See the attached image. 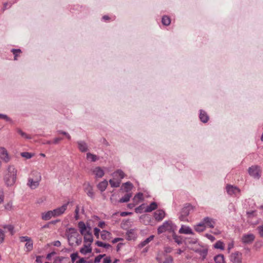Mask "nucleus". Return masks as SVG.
<instances>
[{"mask_svg": "<svg viewBox=\"0 0 263 263\" xmlns=\"http://www.w3.org/2000/svg\"><path fill=\"white\" fill-rule=\"evenodd\" d=\"M173 238L178 245L182 243V237L181 236L177 235L175 233L173 234Z\"/></svg>", "mask_w": 263, "mask_h": 263, "instance_id": "35", "label": "nucleus"}, {"mask_svg": "<svg viewBox=\"0 0 263 263\" xmlns=\"http://www.w3.org/2000/svg\"><path fill=\"white\" fill-rule=\"evenodd\" d=\"M108 185V181L106 180L100 182L98 185V188L101 192L104 191Z\"/></svg>", "mask_w": 263, "mask_h": 263, "instance_id": "28", "label": "nucleus"}, {"mask_svg": "<svg viewBox=\"0 0 263 263\" xmlns=\"http://www.w3.org/2000/svg\"><path fill=\"white\" fill-rule=\"evenodd\" d=\"M144 209V204H142L135 209V212L137 213H141L143 212Z\"/></svg>", "mask_w": 263, "mask_h": 263, "instance_id": "47", "label": "nucleus"}, {"mask_svg": "<svg viewBox=\"0 0 263 263\" xmlns=\"http://www.w3.org/2000/svg\"><path fill=\"white\" fill-rule=\"evenodd\" d=\"M158 263H173V258L171 256L167 255L163 252H159L156 256Z\"/></svg>", "mask_w": 263, "mask_h": 263, "instance_id": "6", "label": "nucleus"}, {"mask_svg": "<svg viewBox=\"0 0 263 263\" xmlns=\"http://www.w3.org/2000/svg\"><path fill=\"white\" fill-rule=\"evenodd\" d=\"M214 260L216 263H224L223 255L219 254L214 257Z\"/></svg>", "mask_w": 263, "mask_h": 263, "instance_id": "36", "label": "nucleus"}, {"mask_svg": "<svg viewBox=\"0 0 263 263\" xmlns=\"http://www.w3.org/2000/svg\"><path fill=\"white\" fill-rule=\"evenodd\" d=\"M112 177L114 179L120 180V181L125 177L124 173L121 170H118L112 173Z\"/></svg>", "mask_w": 263, "mask_h": 263, "instance_id": "19", "label": "nucleus"}, {"mask_svg": "<svg viewBox=\"0 0 263 263\" xmlns=\"http://www.w3.org/2000/svg\"><path fill=\"white\" fill-rule=\"evenodd\" d=\"M11 52L13 53V54H14V60H17V56L18 55V54L20 53H21V50L20 49H12L11 50Z\"/></svg>", "mask_w": 263, "mask_h": 263, "instance_id": "42", "label": "nucleus"}, {"mask_svg": "<svg viewBox=\"0 0 263 263\" xmlns=\"http://www.w3.org/2000/svg\"><path fill=\"white\" fill-rule=\"evenodd\" d=\"M176 229L177 226L172 221L167 220L164 221L161 226H159L157 230L158 233L161 234L166 231L174 232Z\"/></svg>", "mask_w": 263, "mask_h": 263, "instance_id": "3", "label": "nucleus"}, {"mask_svg": "<svg viewBox=\"0 0 263 263\" xmlns=\"http://www.w3.org/2000/svg\"><path fill=\"white\" fill-rule=\"evenodd\" d=\"M127 239L128 240L134 239L136 238V234L134 229H130L126 232Z\"/></svg>", "mask_w": 263, "mask_h": 263, "instance_id": "27", "label": "nucleus"}, {"mask_svg": "<svg viewBox=\"0 0 263 263\" xmlns=\"http://www.w3.org/2000/svg\"><path fill=\"white\" fill-rule=\"evenodd\" d=\"M154 237V235H151L149 237L147 238L146 239H145L144 241H142L139 244V247L142 248L146 246L147 244H148L149 242H151L152 240H153Z\"/></svg>", "mask_w": 263, "mask_h": 263, "instance_id": "32", "label": "nucleus"}, {"mask_svg": "<svg viewBox=\"0 0 263 263\" xmlns=\"http://www.w3.org/2000/svg\"><path fill=\"white\" fill-rule=\"evenodd\" d=\"M111 259L109 257H106L103 259V263H110Z\"/></svg>", "mask_w": 263, "mask_h": 263, "instance_id": "64", "label": "nucleus"}, {"mask_svg": "<svg viewBox=\"0 0 263 263\" xmlns=\"http://www.w3.org/2000/svg\"><path fill=\"white\" fill-rule=\"evenodd\" d=\"M70 257H71L72 263H74V261H76V260L77 258H79L78 253L77 252H76L75 253H72L70 255Z\"/></svg>", "mask_w": 263, "mask_h": 263, "instance_id": "46", "label": "nucleus"}, {"mask_svg": "<svg viewBox=\"0 0 263 263\" xmlns=\"http://www.w3.org/2000/svg\"><path fill=\"white\" fill-rule=\"evenodd\" d=\"M158 207V204L155 202H152L149 205L147 206L144 210V212L148 213L156 210Z\"/></svg>", "mask_w": 263, "mask_h": 263, "instance_id": "26", "label": "nucleus"}, {"mask_svg": "<svg viewBox=\"0 0 263 263\" xmlns=\"http://www.w3.org/2000/svg\"><path fill=\"white\" fill-rule=\"evenodd\" d=\"M199 118L200 121L203 123H206L209 119L207 113L202 109L200 110Z\"/></svg>", "mask_w": 263, "mask_h": 263, "instance_id": "24", "label": "nucleus"}, {"mask_svg": "<svg viewBox=\"0 0 263 263\" xmlns=\"http://www.w3.org/2000/svg\"><path fill=\"white\" fill-rule=\"evenodd\" d=\"M30 238L28 236H21L20 237V241L22 242L28 241Z\"/></svg>", "mask_w": 263, "mask_h": 263, "instance_id": "56", "label": "nucleus"}, {"mask_svg": "<svg viewBox=\"0 0 263 263\" xmlns=\"http://www.w3.org/2000/svg\"><path fill=\"white\" fill-rule=\"evenodd\" d=\"M78 148L82 152H85L88 150V146L87 144L83 141H79L77 142Z\"/></svg>", "mask_w": 263, "mask_h": 263, "instance_id": "25", "label": "nucleus"}, {"mask_svg": "<svg viewBox=\"0 0 263 263\" xmlns=\"http://www.w3.org/2000/svg\"><path fill=\"white\" fill-rule=\"evenodd\" d=\"M165 212L162 210H158L154 213V218L158 221L162 220L165 217Z\"/></svg>", "mask_w": 263, "mask_h": 263, "instance_id": "18", "label": "nucleus"}, {"mask_svg": "<svg viewBox=\"0 0 263 263\" xmlns=\"http://www.w3.org/2000/svg\"><path fill=\"white\" fill-rule=\"evenodd\" d=\"M230 259L233 263H241L242 253L238 251L233 253L230 255Z\"/></svg>", "mask_w": 263, "mask_h": 263, "instance_id": "9", "label": "nucleus"}, {"mask_svg": "<svg viewBox=\"0 0 263 263\" xmlns=\"http://www.w3.org/2000/svg\"><path fill=\"white\" fill-rule=\"evenodd\" d=\"M86 158L88 160H90L91 162H96L99 159L96 155L90 153H87Z\"/></svg>", "mask_w": 263, "mask_h": 263, "instance_id": "34", "label": "nucleus"}, {"mask_svg": "<svg viewBox=\"0 0 263 263\" xmlns=\"http://www.w3.org/2000/svg\"><path fill=\"white\" fill-rule=\"evenodd\" d=\"M257 229L260 236L263 237V225L258 227Z\"/></svg>", "mask_w": 263, "mask_h": 263, "instance_id": "58", "label": "nucleus"}, {"mask_svg": "<svg viewBox=\"0 0 263 263\" xmlns=\"http://www.w3.org/2000/svg\"><path fill=\"white\" fill-rule=\"evenodd\" d=\"M105 256V254H101V255H99L98 256H97L95 258V260H94V262L95 263H98L99 262L101 259L104 257Z\"/></svg>", "mask_w": 263, "mask_h": 263, "instance_id": "54", "label": "nucleus"}, {"mask_svg": "<svg viewBox=\"0 0 263 263\" xmlns=\"http://www.w3.org/2000/svg\"><path fill=\"white\" fill-rule=\"evenodd\" d=\"M21 156L26 159H30L32 157V155L28 152H23L21 153Z\"/></svg>", "mask_w": 263, "mask_h": 263, "instance_id": "50", "label": "nucleus"}, {"mask_svg": "<svg viewBox=\"0 0 263 263\" xmlns=\"http://www.w3.org/2000/svg\"><path fill=\"white\" fill-rule=\"evenodd\" d=\"M5 209L7 211H10L12 209V202L11 201L9 202L5 205Z\"/></svg>", "mask_w": 263, "mask_h": 263, "instance_id": "55", "label": "nucleus"}, {"mask_svg": "<svg viewBox=\"0 0 263 263\" xmlns=\"http://www.w3.org/2000/svg\"><path fill=\"white\" fill-rule=\"evenodd\" d=\"M92 249L90 244H85L82 248L80 249V252L83 255L91 253Z\"/></svg>", "mask_w": 263, "mask_h": 263, "instance_id": "23", "label": "nucleus"}, {"mask_svg": "<svg viewBox=\"0 0 263 263\" xmlns=\"http://www.w3.org/2000/svg\"><path fill=\"white\" fill-rule=\"evenodd\" d=\"M17 170L13 165H9L4 177V180L7 186L14 184L16 180Z\"/></svg>", "mask_w": 263, "mask_h": 263, "instance_id": "1", "label": "nucleus"}, {"mask_svg": "<svg viewBox=\"0 0 263 263\" xmlns=\"http://www.w3.org/2000/svg\"><path fill=\"white\" fill-rule=\"evenodd\" d=\"M25 248L27 249V251H30L33 249V242L31 239L30 238L28 241H27L25 244Z\"/></svg>", "mask_w": 263, "mask_h": 263, "instance_id": "40", "label": "nucleus"}, {"mask_svg": "<svg viewBox=\"0 0 263 263\" xmlns=\"http://www.w3.org/2000/svg\"><path fill=\"white\" fill-rule=\"evenodd\" d=\"M122 240H123V239L122 238L118 237V238H115V239H114L112 240V242L113 243H117L118 241H122Z\"/></svg>", "mask_w": 263, "mask_h": 263, "instance_id": "63", "label": "nucleus"}, {"mask_svg": "<svg viewBox=\"0 0 263 263\" xmlns=\"http://www.w3.org/2000/svg\"><path fill=\"white\" fill-rule=\"evenodd\" d=\"M57 133L59 134H62L63 135V136H65L66 138L69 140L71 139V136H70V135L66 132L60 130H58Z\"/></svg>", "mask_w": 263, "mask_h": 263, "instance_id": "51", "label": "nucleus"}, {"mask_svg": "<svg viewBox=\"0 0 263 263\" xmlns=\"http://www.w3.org/2000/svg\"><path fill=\"white\" fill-rule=\"evenodd\" d=\"M69 202L64 203L61 206L53 210V213L55 217H58L64 213L67 208Z\"/></svg>", "mask_w": 263, "mask_h": 263, "instance_id": "11", "label": "nucleus"}, {"mask_svg": "<svg viewBox=\"0 0 263 263\" xmlns=\"http://www.w3.org/2000/svg\"><path fill=\"white\" fill-rule=\"evenodd\" d=\"M214 248H216V249H220L221 250H223L224 249V244L223 243V242L221 241H217L215 245H214Z\"/></svg>", "mask_w": 263, "mask_h": 263, "instance_id": "41", "label": "nucleus"}, {"mask_svg": "<svg viewBox=\"0 0 263 263\" xmlns=\"http://www.w3.org/2000/svg\"><path fill=\"white\" fill-rule=\"evenodd\" d=\"M249 174L254 178L258 179L260 176L259 167L257 166H252L248 170Z\"/></svg>", "mask_w": 263, "mask_h": 263, "instance_id": "8", "label": "nucleus"}, {"mask_svg": "<svg viewBox=\"0 0 263 263\" xmlns=\"http://www.w3.org/2000/svg\"><path fill=\"white\" fill-rule=\"evenodd\" d=\"M68 230L69 233L68 234L67 239L69 245L70 246H74V243L77 246L80 245L82 243V239L78 232L77 229L70 228Z\"/></svg>", "mask_w": 263, "mask_h": 263, "instance_id": "2", "label": "nucleus"}, {"mask_svg": "<svg viewBox=\"0 0 263 263\" xmlns=\"http://www.w3.org/2000/svg\"><path fill=\"white\" fill-rule=\"evenodd\" d=\"M227 193L231 196H237L240 193V190L235 186L227 185L226 186Z\"/></svg>", "mask_w": 263, "mask_h": 263, "instance_id": "10", "label": "nucleus"}, {"mask_svg": "<svg viewBox=\"0 0 263 263\" xmlns=\"http://www.w3.org/2000/svg\"><path fill=\"white\" fill-rule=\"evenodd\" d=\"M123 186L124 187V190L126 192H128L131 191L133 187V184L129 182H127L124 183Z\"/></svg>", "mask_w": 263, "mask_h": 263, "instance_id": "38", "label": "nucleus"}, {"mask_svg": "<svg viewBox=\"0 0 263 263\" xmlns=\"http://www.w3.org/2000/svg\"><path fill=\"white\" fill-rule=\"evenodd\" d=\"M0 157L5 162H8L10 160L7 151L4 147H0Z\"/></svg>", "mask_w": 263, "mask_h": 263, "instance_id": "13", "label": "nucleus"}, {"mask_svg": "<svg viewBox=\"0 0 263 263\" xmlns=\"http://www.w3.org/2000/svg\"><path fill=\"white\" fill-rule=\"evenodd\" d=\"M109 184L112 187H117L120 186L121 183L120 180L118 179H114L113 178L112 179H110L109 180Z\"/></svg>", "mask_w": 263, "mask_h": 263, "instance_id": "31", "label": "nucleus"}, {"mask_svg": "<svg viewBox=\"0 0 263 263\" xmlns=\"http://www.w3.org/2000/svg\"><path fill=\"white\" fill-rule=\"evenodd\" d=\"M83 235H84V240L85 243L86 244V243L88 242V244H90L91 245V243L93 240V236L91 232L88 230V231L86 232V233Z\"/></svg>", "mask_w": 263, "mask_h": 263, "instance_id": "20", "label": "nucleus"}, {"mask_svg": "<svg viewBox=\"0 0 263 263\" xmlns=\"http://www.w3.org/2000/svg\"><path fill=\"white\" fill-rule=\"evenodd\" d=\"M96 244L98 247H103V248H104L105 249H109V248H110L111 247V245H110L109 244L104 243V242H103L102 241H96Z\"/></svg>", "mask_w": 263, "mask_h": 263, "instance_id": "37", "label": "nucleus"}, {"mask_svg": "<svg viewBox=\"0 0 263 263\" xmlns=\"http://www.w3.org/2000/svg\"><path fill=\"white\" fill-rule=\"evenodd\" d=\"M87 187L85 189V192L89 197L92 198L94 197V193L93 192L92 188L91 186H90V185L88 183L87 184Z\"/></svg>", "mask_w": 263, "mask_h": 263, "instance_id": "30", "label": "nucleus"}, {"mask_svg": "<svg viewBox=\"0 0 263 263\" xmlns=\"http://www.w3.org/2000/svg\"><path fill=\"white\" fill-rule=\"evenodd\" d=\"M17 133L23 138L27 139H31V137L30 136L27 135L26 133L24 132L20 129H18L17 130Z\"/></svg>", "mask_w": 263, "mask_h": 263, "instance_id": "43", "label": "nucleus"}, {"mask_svg": "<svg viewBox=\"0 0 263 263\" xmlns=\"http://www.w3.org/2000/svg\"><path fill=\"white\" fill-rule=\"evenodd\" d=\"M93 231L95 235L98 238L99 236V233L100 232V229L98 228H95Z\"/></svg>", "mask_w": 263, "mask_h": 263, "instance_id": "59", "label": "nucleus"}, {"mask_svg": "<svg viewBox=\"0 0 263 263\" xmlns=\"http://www.w3.org/2000/svg\"><path fill=\"white\" fill-rule=\"evenodd\" d=\"M185 243L188 248L191 250L192 247H196L200 245L196 238H187Z\"/></svg>", "mask_w": 263, "mask_h": 263, "instance_id": "14", "label": "nucleus"}, {"mask_svg": "<svg viewBox=\"0 0 263 263\" xmlns=\"http://www.w3.org/2000/svg\"><path fill=\"white\" fill-rule=\"evenodd\" d=\"M179 233L184 234H193V232L191 228L188 226L182 225L179 230Z\"/></svg>", "mask_w": 263, "mask_h": 263, "instance_id": "21", "label": "nucleus"}, {"mask_svg": "<svg viewBox=\"0 0 263 263\" xmlns=\"http://www.w3.org/2000/svg\"><path fill=\"white\" fill-rule=\"evenodd\" d=\"M64 259H68V258L63 256H58L54 259V263H62Z\"/></svg>", "mask_w": 263, "mask_h": 263, "instance_id": "45", "label": "nucleus"}, {"mask_svg": "<svg viewBox=\"0 0 263 263\" xmlns=\"http://www.w3.org/2000/svg\"><path fill=\"white\" fill-rule=\"evenodd\" d=\"M111 233L107 231L103 230L101 233V237L103 240H108L111 238Z\"/></svg>", "mask_w": 263, "mask_h": 263, "instance_id": "29", "label": "nucleus"}, {"mask_svg": "<svg viewBox=\"0 0 263 263\" xmlns=\"http://www.w3.org/2000/svg\"><path fill=\"white\" fill-rule=\"evenodd\" d=\"M132 197L131 193H127L125 194L123 197H122L119 201L120 203L127 202L129 201L130 198Z\"/></svg>", "mask_w": 263, "mask_h": 263, "instance_id": "33", "label": "nucleus"}, {"mask_svg": "<svg viewBox=\"0 0 263 263\" xmlns=\"http://www.w3.org/2000/svg\"><path fill=\"white\" fill-rule=\"evenodd\" d=\"M196 226L199 227H203V228H205L206 226H205V223L204 222V218L202 219V220L200 222H199L197 225H196Z\"/></svg>", "mask_w": 263, "mask_h": 263, "instance_id": "61", "label": "nucleus"}, {"mask_svg": "<svg viewBox=\"0 0 263 263\" xmlns=\"http://www.w3.org/2000/svg\"><path fill=\"white\" fill-rule=\"evenodd\" d=\"M79 211H80V208L79 205H77L76 206L75 211H74V218L76 220H78L79 219Z\"/></svg>", "mask_w": 263, "mask_h": 263, "instance_id": "53", "label": "nucleus"}, {"mask_svg": "<svg viewBox=\"0 0 263 263\" xmlns=\"http://www.w3.org/2000/svg\"><path fill=\"white\" fill-rule=\"evenodd\" d=\"M3 227L5 229H7L10 233L11 235H13L14 234V227L12 225L9 224V225H4Z\"/></svg>", "mask_w": 263, "mask_h": 263, "instance_id": "44", "label": "nucleus"}, {"mask_svg": "<svg viewBox=\"0 0 263 263\" xmlns=\"http://www.w3.org/2000/svg\"><path fill=\"white\" fill-rule=\"evenodd\" d=\"M143 194L142 193H138L135 196V198H137L140 200H143Z\"/></svg>", "mask_w": 263, "mask_h": 263, "instance_id": "62", "label": "nucleus"}, {"mask_svg": "<svg viewBox=\"0 0 263 263\" xmlns=\"http://www.w3.org/2000/svg\"><path fill=\"white\" fill-rule=\"evenodd\" d=\"M5 239V233L4 231L0 229V244L2 243Z\"/></svg>", "mask_w": 263, "mask_h": 263, "instance_id": "52", "label": "nucleus"}, {"mask_svg": "<svg viewBox=\"0 0 263 263\" xmlns=\"http://www.w3.org/2000/svg\"><path fill=\"white\" fill-rule=\"evenodd\" d=\"M255 236L252 234H244L242 236L241 241L245 244H250L254 240Z\"/></svg>", "mask_w": 263, "mask_h": 263, "instance_id": "12", "label": "nucleus"}, {"mask_svg": "<svg viewBox=\"0 0 263 263\" xmlns=\"http://www.w3.org/2000/svg\"><path fill=\"white\" fill-rule=\"evenodd\" d=\"M33 174L35 176V178L33 179L29 177L28 180L27 185L31 189H35L39 185L40 182L41 180V175L40 173L37 172H35Z\"/></svg>", "mask_w": 263, "mask_h": 263, "instance_id": "5", "label": "nucleus"}, {"mask_svg": "<svg viewBox=\"0 0 263 263\" xmlns=\"http://www.w3.org/2000/svg\"><path fill=\"white\" fill-rule=\"evenodd\" d=\"M193 210V206L189 204H185L184 206L182 208L179 218L181 221H187V216L189 215L190 212Z\"/></svg>", "mask_w": 263, "mask_h": 263, "instance_id": "4", "label": "nucleus"}, {"mask_svg": "<svg viewBox=\"0 0 263 263\" xmlns=\"http://www.w3.org/2000/svg\"><path fill=\"white\" fill-rule=\"evenodd\" d=\"M162 23L165 26H168L171 23V19L167 16H163L162 18Z\"/></svg>", "mask_w": 263, "mask_h": 263, "instance_id": "39", "label": "nucleus"}, {"mask_svg": "<svg viewBox=\"0 0 263 263\" xmlns=\"http://www.w3.org/2000/svg\"><path fill=\"white\" fill-rule=\"evenodd\" d=\"M132 214V212H122L120 213V216L122 217H125L127 215H131Z\"/></svg>", "mask_w": 263, "mask_h": 263, "instance_id": "60", "label": "nucleus"}, {"mask_svg": "<svg viewBox=\"0 0 263 263\" xmlns=\"http://www.w3.org/2000/svg\"><path fill=\"white\" fill-rule=\"evenodd\" d=\"M78 227L82 235L85 234L88 230H89V231L91 230V228L89 226L86 227L83 221H80L78 223Z\"/></svg>", "mask_w": 263, "mask_h": 263, "instance_id": "15", "label": "nucleus"}, {"mask_svg": "<svg viewBox=\"0 0 263 263\" xmlns=\"http://www.w3.org/2000/svg\"><path fill=\"white\" fill-rule=\"evenodd\" d=\"M204 222L206 227L213 228L216 223V220L209 217H206L204 218Z\"/></svg>", "mask_w": 263, "mask_h": 263, "instance_id": "16", "label": "nucleus"}, {"mask_svg": "<svg viewBox=\"0 0 263 263\" xmlns=\"http://www.w3.org/2000/svg\"><path fill=\"white\" fill-rule=\"evenodd\" d=\"M192 250L200 256L201 260H204L208 255V249L205 246H198L196 247H192Z\"/></svg>", "mask_w": 263, "mask_h": 263, "instance_id": "7", "label": "nucleus"}, {"mask_svg": "<svg viewBox=\"0 0 263 263\" xmlns=\"http://www.w3.org/2000/svg\"><path fill=\"white\" fill-rule=\"evenodd\" d=\"M52 217H55L53 211H48L42 214V219L44 220H48Z\"/></svg>", "mask_w": 263, "mask_h": 263, "instance_id": "22", "label": "nucleus"}, {"mask_svg": "<svg viewBox=\"0 0 263 263\" xmlns=\"http://www.w3.org/2000/svg\"><path fill=\"white\" fill-rule=\"evenodd\" d=\"M15 3V2H13V3H5L3 5V7L2 9V11L4 12L6 9H8V8H10L12 4Z\"/></svg>", "mask_w": 263, "mask_h": 263, "instance_id": "49", "label": "nucleus"}, {"mask_svg": "<svg viewBox=\"0 0 263 263\" xmlns=\"http://www.w3.org/2000/svg\"><path fill=\"white\" fill-rule=\"evenodd\" d=\"M92 173L96 178H102L104 175L103 170L100 166H97L92 170Z\"/></svg>", "mask_w": 263, "mask_h": 263, "instance_id": "17", "label": "nucleus"}, {"mask_svg": "<svg viewBox=\"0 0 263 263\" xmlns=\"http://www.w3.org/2000/svg\"><path fill=\"white\" fill-rule=\"evenodd\" d=\"M0 119L4 120L7 122H12V120L7 115L0 114Z\"/></svg>", "mask_w": 263, "mask_h": 263, "instance_id": "48", "label": "nucleus"}, {"mask_svg": "<svg viewBox=\"0 0 263 263\" xmlns=\"http://www.w3.org/2000/svg\"><path fill=\"white\" fill-rule=\"evenodd\" d=\"M205 229V228L203 227H199L196 226H195V231L198 232H203Z\"/></svg>", "mask_w": 263, "mask_h": 263, "instance_id": "57", "label": "nucleus"}]
</instances>
